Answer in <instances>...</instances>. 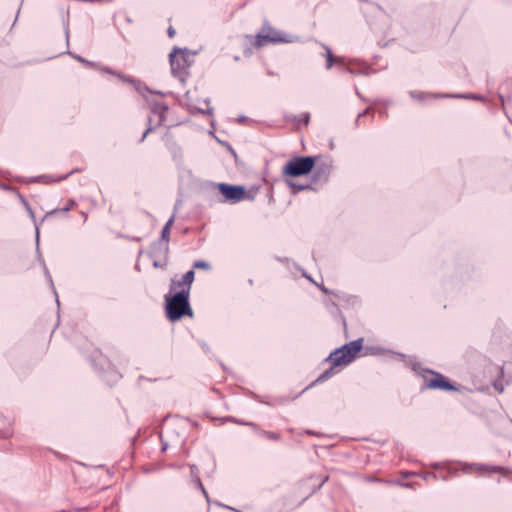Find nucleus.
<instances>
[{
    "label": "nucleus",
    "mask_w": 512,
    "mask_h": 512,
    "mask_svg": "<svg viewBox=\"0 0 512 512\" xmlns=\"http://www.w3.org/2000/svg\"><path fill=\"white\" fill-rule=\"evenodd\" d=\"M170 65L173 75L184 82L189 75L190 54L184 49L175 48L170 53Z\"/></svg>",
    "instance_id": "4"
},
{
    "label": "nucleus",
    "mask_w": 512,
    "mask_h": 512,
    "mask_svg": "<svg viewBox=\"0 0 512 512\" xmlns=\"http://www.w3.org/2000/svg\"><path fill=\"white\" fill-rule=\"evenodd\" d=\"M244 199L253 200V196L252 194H222V197L219 201L222 203L235 204Z\"/></svg>",
    "instance_id": "9"
},
{
    "label": "nucleus",
    "mask_w": 512,
    "mask_h": 512,
    "mask_svg": "<svg viewBox=\"0 0 512 512\" xmlns=\"http://www.w3.org/2000/svg\"><path fill=\"white\" fill-rule=\"evenodd\" d=\"M173 222H174V218L171 217L167 223L165 224V226L163 227L162 229V233H161V239L168 242L169 240V235H170V230H171V227L173 225Z\"/></svg>",
    "instance_id": "10"
},
{
    "label": "nucleus",
    "mask_w": 512,
    "mask_h": 512,
    "mask_svg": "<svg viewBox=\"0 0 512 512\" xmlns=\"http://www.w3.org/2000/svg\"><path fill=\"white\" fill-rule=\"evenodd\" d=\"M299 189H308V188H311L309 185H301V186H298Z\"/></svg>",
    "instance_id": "18"
},
{
    "label": "nucleus",
    "mask_w": 512,
    "mask_h": 512,
    "mask_svg": "<svg viewBox=\"0 0 512 512\" xmlns=\"http://www.w3.org/2000/svg\"><path fill=\"white\" fill-rule=\"evenodd\" d=\"M168 35H169V37H171V38L175 35V30H174L172 27H170V28L168 29Z\"/></svg>",
    "instance_id": "15"
},
{
    "label": "nucleus",
    "mask_w": 512,
    "mask_h": 512,
    "mask_svg": "<svg viewBox=\"0 0 512 512\" xmlns=\"http://www.w3.org/2000/svg\"><path fill=\"white\" fill-rule=\"evenodd\" d=\"M285 41H286V39L279 32H273V36L260 33L255 38L254 46L259 48V47H262L270 42L278 43V42H285Z\"/></svg>",
    "instance_id": "7"
},
{
    "label": "nucleus",
    "mask_w": 512,
    "mask_h": 512,
    "mask_svg": "<svg viewBox=\"0 0 512 512\" xmlns=\"http://www.w3.org/2000/svg\"><path fill=\"white\" fill-rule=\"evenodd\" d=\"M173 157H174L175 160H179V159L182 158V154L180 152L179 153H175Z\"/></svg>",
    "instance_id": "16"
},
{
    "label": "nucleus",
    "mask_w": 512,
    "mask_h": 512,
    "mask_svg": "<svg viewBox=\"0 0 512 512\" xmlns=\"http://www.w3.org/2000/svg\"><path fill=\"white\" fill-rule=\"evenodd\" d=\"M273 32H276V31H275V30L270 29V30H269V32H268L267 34H268V35H270V36H273Z\"/></svg>",
    "instance_id": "20"
},
{
    "label": "nucleus",
    "mask_w": 512,
    "mask_h": 512,
    "mask_svg": "<svg viewBox=\"0 0 512 512\" xmlns=\"http://www.w3.org/2000/svg\"><path fill=\"white\" fill-rule=\"evenodd\" d=\"M430 377H424V387L427 389H438L445 391L456 390V387L452 385L448 379L440 373L430 371Z\"/></svg>",
    "instance_id": "5"
},
{
    "label": "nucleus",
    "mask_w": 512,
    "mask_h": 512,
    "mask_svg": "<svg viewBox=\"0 0 512 512\" xmlns=\"http://www.w3.org/2000/svg\"><path fill=\"white\" fill-rule=\"evenodd\" d=\"M194 271L190 270L186 272L181 279H172L170 285V292L181 293L185 296H190L191 286L194 281Z\"/></svg>",
    "instance_id": "6"
},
{
    "label": "nucleus",
    "mask_w": 512,
    "mask_h": 512,
    "mask_svg": "<svg viewBox=\"0 0 512 512\" xmlns=\"http://www.w3.org/2000/svg\"><path fill=\"white\" fill-rule=\"evenodd\" d=\"M123 81L131 82V80L128 77L120 76L118 75Z\"/></svg>",
    "instance_id": "17"
},
{
    "label": "nucleus",
    "mask_w": 512,
    "mask_h": 512,
    "mask_svg": "<svg viewBox=\"0 0 512 512\" xmlns=\"http://www.w3.org/2000/svg\"><path fill=\"white\" fill-rule=\"evenodd\" d=\"M205 190H211L213 192H245V188L239 185H228L225 183H209L203 187Z\"/></svg>",
    "instance_id": "8"
},
{
    "label": "nucleus",
    "mask_w": 512,
    "mask_h": 512,
    "mask_svg": "<svg viewBox=\"0 0 512 512\" xmlns=\"http://www.w3.org/2000/svg\"><path fill=\"white\" fill-rule=\"evenodd\" d=\"M167 318L174 322L184 316L192 317L193 312L189 304V296L181 293L165 296Z\"/></svg>",
    "instance_id": "3"
},
{
    "label": "nucleus",
    "mask_w": 512,
    "mask_h": 512,
    "mask_svg": "<svg viewBox=\"0 0 512 512\" xmlns=\"http://www.w3.org/2000/svg\"><path fill=\"white\" fill-rule=\"evenodd\" d=\"M326 52H327V55H326V59H327V69H330L332 66H333V63H334V57L332 55V52L329 48H326Z\"/></svg>",
    "instance_id": "11"
},
{
    "label": "nucleus",
    "mask_w": 512,
    "mask_h": 512,
    "mask_svg": "<svg viewBox=\"0 0 512 512\" xmlns=\"http://www.w3.org/2000/svg\"><path fill=\"white\" fill-rule=\"evenodd\" d=\"M268 439L271 440H279L280 436L277 433L274 432H265L264 434Z\"/></svg>",
    "instance_id": "13"
},
{
    "label": "nucleus",
    "mask_w": 512,
    "mask_h": 512,
    "mask_svg": "<svg viewBox=\"0 0 512 512\" xmlns=\"http://www.w3.org/2000/svg\"><path fill=\"white\" fill-rule=\"evenodd\" d=\"M319 159V156L293 157L282 167V176L285 179L306 176L316 169Z\"/></svg>",
    "instance_id": "2"
},
{
    "label": "nucleus",
    "mask_w": 512,
    "mask_h": 512,
    "mask_svg": "<svg viewBox=\"0 0 512 512\" xmlns=\"http://www.w3.org/2000/svg\"><path fill=\"white\" fill-rule=\"evenodd\" d=\"M106 71L110 74H115L114 72H112L110 69H106Z\"/></svg>",
    "instance_id": "21"
},
{
    "label": "nucleus",
    "mask_w": 512,
    "mask_h": 512,
    "mask_svg": "<svg viewBox=\"0 0 512 512\" xmlns=\"http://www.w3.org/2000/svg\"><path fill=\"white\" fill-rule=\"evenodd\" d=\"M361 349L362 339L352 341L348 344H345L341 348L336 349L327 358V361H329L332 365L331 369L322 373L318 377L317 381H325L326 379H328L333 374V368L338 366H346L350 364L355 359L356 355L360 352Z\"/></svg>",
    "instance_id": "1"
},
{
    "label": "nucleus",
    "mask_w": 512,
    "mask_h": 512,
    "mask_svg": "<svg viewBox=\"0 0 512 512\" xmlns=\"http://www.w3.org/2000/svg\"><path fill=\"white\" fill-rule=\"evenodd\" d=\"M149 131H150V129H147V130L144 132L143 137H142V139H141L142 141L144 140V138L146 137V135H147V133H148Z\"/></svg>",
    "instance_id": "19"
},
{
    "label": "nucleus",
    "mask_w": 512,
    "mask_h": 512,
    "mask_svg": "<svg viewBox=\"0 0 512 512\" xmlns=\"http://www.w3.org/2000/svg\"><path fill=\"white\" fill-rule=\"evenodd\" d=\"M194 268L198 269H209L210 265L207 262L204 261H196L193 265Z\"/></svg>",
    "instance_id": "12"
},
{
    "label": "nucleus",
    "mask_w": 512,
    "mask_h": 512,
    "mask_svg": "<svg viewBox=\"0 0 512 512\" xmlns=\"http://www.w3.org/2000/svg\"><path fill=\"white\" fill-rule=\"evenodd\" d=\"M310 116L309 114H305L303 118L304 125H307L309 123Z\"/></svg>",
    "instance_id": "14"
}]
</instances>
